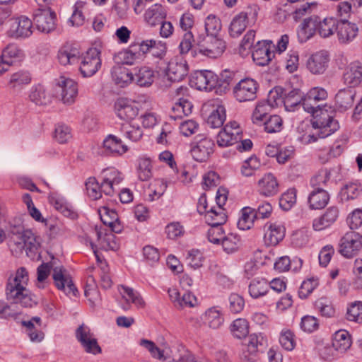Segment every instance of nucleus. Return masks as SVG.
Masks as SVG:
<instances>
[{
    "instance_id": "774afa93",
    "label": "nucleus",
    "mask_w": 362,
    "mask_h": 362,
    "mask_svg": "<svg viewBox=\"0 0 362 362\" xmlns=\"http://www.w3.org/2000/svg\"><path fill=\"white\" fill-rule=\"evenodd\" d=\"M317 286L318 279L316 278L312 277L305 280L299 288V297L300 298H306Z\"/></svg>"
},
{
    "instance_id": "a18cd8bd",
    "label": "nucleus",
    "mask_w": 362,
    "mask_h": 362,
    "mask_svg": "<svg viewBox=\"0 0 362 362\" xmlns=\"http://www.w3.org/2000/svg\"><path fill=\"white\" fill-rule=\"evenodd\" d=\"M256 218L257 214L254 209L250 207L243 208L240 217L237 223L238 228L243 230L251 228Z\"/></svg>"
},
{
    "instance_id": "0e129e2a",
    "label": "nucleus",
    "mask_w": 362,
    "mask_h": 362,
    "mask_svg": "<svg viewBox=\"0 0 362 362\" xmlns=\"http://www.w3.org/2000/svg\"><path fill=\"white\" fill-rule=\"evenodd\" d=\"M87 195L93 200H97L101 197L100 184L95 177H90L86 182Z\"/></svg>"
},
{
    "instance_id": "de8ad7c7",
    "label": "nucleus",
    "mask_w": 362,
    "mask_h": 362,
    "mask_svg": "<svg viewBox=\"0 0 362 362\" xmlns=\"http://www.w3.org/2000/svg\"><path fill=\"white\" fill-rule=\"evenodd\" d=\"M272 105L267 101L263 100L259 102L252 115L253 123H263L267 119V115L272 110Z\"/></svg>"
},
{
    "instance_id": "bf43d9fd",
    "label": "nucleus",
    "mask_w": 362,
    "mask_h": 362,
    "mask_svg": "<svg viewBox=\"0 0 362 362\" xmlns=\"http://www.w3.org/2000/svg\"><path fill=\"white\" fill-rule=\"evenodd\" d=\"M267 344V339L262 334H252L248 336L245 345L247 351L256 353L259 346H264Z\"/></svg>"
},
{
    "instance_id": "052dcab7",
    "label": "nucleus",
    "mask_w": 362,
    "mask_h": 362,
    "mask_svg": "<svg viewBox=\"0 0 362 362\" xmlns=\"http://www.w3.org/2000/svg\"><path fill=\"white\" fill-rule=\"evenodd\" d=\"M346 319L357 323L362 322V302L357 301L351 303L347 308Z\"/></svg>"
},
{
    "instance_id": "69168bd1",
    "label": "nucleus",
    "mask_w": 362,
    "mask_h": 362,
    "mask_svg": "<svg viewBox=\"0 0 362 362\" xmlns=\"http://www.w3.org/2000/svg\"><path fill=\"white\" fill-rule=\"evenodd\" d=\"M279 343L285 350L292 351L296 346L293 333L289 329H283L279 336Z\"/></svg>"
},
{
    "instance_id": "b1692460",
    "label": "nucleus",
    "mask_w": 362,
    "mask_h": 362,
    "mask_svg": "<svg viewBox=\"0 0 362 362\" xmlns=\"http://www.w3.org/2000/svg\"><path fill=\"white\" fill-rule=\"evenodd\" d=\"M133 81L140 87L151 86L155 79V71L150 67L136 66L133 69Z\"/></svg>"
},
{
    "instance_id": "58836bf2",
    "label": "nucleus",
    "mask_w": 362,
    "mask_h": 362,
    "mask_svg": "<svg viewBox=\"0 0 362 362\" xmlns=\"http://www.w3.org/2000/svg\"><path fill=\"white\" fill-rule=\"evenodd\" d=\"M112 76L115 83L121 86L133 82L134 71H129L123 66H115L112 69Z\"/></svg>"
},
{
    "instance_id": "c03bdc74",
    "label": "nucleus",
    "mask_w": 362,
    "mask_h": 362,
    "mask_svg": "<svg viewBox=\"0 0 362 362\" xmlns=\"http://www.w3.org/2000/svg\"><path fill=\"white\" fill-rule=\"evenodd\" d=\"M226 118V109L223 105H219L211 111L206 119V123L211 128H219L223 126Z\"/></svg>"
},
{
    "instance_id": "680f3d73",
    "label": "nucleus",
    "mask_w": 362,
    "mask_h": 362,
    "mask_svg": "<svg viewBox=\"0 0 362 362\" xmlns=\"http://www.w3.org/2000/svg\"><path fill=\"white\" fill-rule=\"evenodd\" d=\"M263 123L265 131L270 134L279 132L283 127V120L276 115L269 116Z\"/></svg>"
},
{
    "instance_id": "a878e982",
    "label": "nucleus",
    "mask_w": 362,
    "mask_h": 362,
    "mask_svg": "<svg viewBox=\"0 0 362 362\" xmlns=\"http://www.w3.org/2000/svg\"><path fill=\"white\" fill-rule=\"evenodd\" d=\"M95 231L98 242V245L101 250H117L119 248V245L116 241V236L113 234L111 230L106 232L105 230L95 226Z\"/></svg>"
},
{
    "instance_id": "ea45409f",
    "label": "nucleus",
    "mask_w": 362,
    "mask_h": 362,
    "mask_svg": "<svg viewBox=\"0 0 362 362\" xmlns=\"http://www.w3.org/2000/svg\"><path fill=\"white\" fill-rule=\"evenodd\" d=\"M205 221L211 226H221L227 221V216L222 207H211L205 214Z\"/></svg>"
},
{
    "instance_id": "2f4dec72",
    "label": "nucleus",
    "mask_w": 362,
    "mask_h": 362,
    "mask_svg": "<svg viewBox=\"0 0 362 362\" xmlns=\"http://www.w3.org/2000/svg\"><path fill=\"white\" fill-rule=\"evenodd\" d=\"M103 147L107 153L121 156L125 153L128 147L117 136L109 134L103 141Z\"/></svg>"
},
{
    "instance_id": "4c0bfd02",
    "label": "nucleus",
    "mask_w": 362,
    "mask_h": 362,
    "mask_svg": "<svg viewBox=\"0 0 362 362\" xmlns=\"http://www.w3.org/2000/svg\"><path fill=\"white\" fill-rule=\"evenodd\" d=\"M29 98L37 105H47L52 102V95L40 84L32 88Z\"/></svg>"
},
{
    "instance_id": "ddd939ff",
    "label": "nucleus",
    "mask_w": 362,
    "mask_h": 362,
    "mask_svg": "<svg viewBox=\"0 0 362 362\" xmlns=\"http://www.w3.org/2000/svg\"><path fill=\"white\" fill-rule=\"evenodd\" d=\"M142 13L144 23L151 28L159 25L167 17V9L160 3L148 4Z\"/></svg>"
},
{
    "instance_id": "dca6fc26",
    "label": "nucleus",
    "mask_w": 362,
    "mask_h": 362,
    "mask_svg": "<svg viewBox=\"0 0 362 362\" xmlns=\"http://www.w3.org/2000/svg\"><path fill=\"white\" fill-rule=\"evenodd\" d=\"M65 269L62 267L53 269L52 278L56 287L64 292L66 295L72 294L76 296L78 290L73 283L71 277L65 273Z\"/></svg>"
},
{
    "instance_id": "338daca9",
    "label": "nucleus",
    "mask_w": 362,
    "mask_h": 362,
    "mask_svg": "<svg viewBox=\"0 0 362 362\" xmlns=\"http://www.w3.org/2000/svg\"><path fill=\"white\" fill-rule=\"evenodd\" d=\"M139 344L150 352L152 357L158 360H165L164 351L158 348L153 341L148 339H141Z\"/></svg>"
},
{
    "instance_id": "393cba45",
    "label": "nucleus",
    "mask_w": 362,
    "mask_h": 362,
    "mask_svg": "<svg viewBox=\"0 0 362 362\" xmlns=\"http://www.w3.org/2000/svg\"><path fill=\"white\" fill-rule=\"evenodd\" d=\"M317 16H313L306 18L299 26L297 32L298 40L301 42H305L314 36L317 32Z\"/></svg>"
},
{
    "instance_id": "72a5a7b5",
    "label": "nucleus",
    "mask_w": 362,
    "mask_h": 362,
    "mask_svg": "<svg viewBox=\"0 0 362 362\" xmlns=\"http://www.w3.org/2000/svg\"><path fill=\"white\" fill-rule=\"evenodd\" d=\"M31 81V76L28 71L20 70L12 74L8 81V87L12 90H20L24 86Z\"/></svg>"
},
{
    "instance_id": "5fc2aeb1",
    "label": "nucleus",
    "mask_w": 362,
    "mask_h": 362,
    "mask_svg": "<svg viewBox=\"0 0 362 362\" xmlns=\"http://www.w3.org/2000/svg\"><path fill=\"white\" fill-rule=\"evenodd\" d=\"M230 330L235 337L238 339L244 338L249 333L248 322L245 319H236L231 325Z\"/></svg>"
},
{
    "instance_id": "8fccbe9b",
    "label": "nucleus",
    "mask_w": 362,
    "mask_h": 362,
    "mask_svg": "<svg viewBox=\"0 0 362 362\" xmlns=\"http://www.w3.org/2000/svg\"><path fill=\"white\" fill-rule=\"evenodd\" d=\"M136 173L141 181H147L152 177V164L149 158H140L137 160Z\"/></svg>"
},
{
    "instance_id": "412c9836",
    "label": "nucleus",
    "mask_w": 362,
    "mask_h": 362,
    "mask_svg": "<svg viewBox=\"0 0 362 362\" xmlns=\"http://www.w3.org/2000/svg\"><path fill=\"white\" fill-rule=\"evenodd\" d=\"M339 210L337 206H330L320 216L313 221V228L316 231H321L331 226L337 220Z\"/></svg>"
},
{
    "instance_id": "a211bd4d",
    "label": "nucleus",
    "mask_w": 362,
    "mask_h": 362,
    "mask_svg": "<svg viewBox=\"0 0 362 362\" xmlns=\"http://www.w3.org/2000/svg\"><path fill=\"white\" fill-rule=\"evenodd\" d=\"M329 60V55L327 51H319L309 57L306 62V67L313 74L321 75L327 70Z\"/></svg>"
},
{
    "instance_id": "20e7f679",
    "label": "nucleus",
    "mask_w": 362,
    "mask_h": 362,
    "mask_svg": "<svg viewBox=\"0 0 362 362\" xmlns=\"http://www.w3.org/2000/svg\"><path fill=\"white\" fill-rule=\"evenodd\" d=\"M11 242L16 247V250H32L37 247L35 234L30 229H25L21 223H11L9 227Z\"/></svg>"
},
{
    "instance_id": "2eb2a0df",
    "label": "nucleus",
    "mask_w": 362,
    "mask_h": 362,
    "mask_svg": "<svg viewBox=\"0 0 362 362\" xmlns=\"http://www.w3.org/2000/svg\"><path fill=\"white\" fill-rule=\"evenodd\" d=\"M358 25L347 20H340L337 23V36L340 44L348 45L352 42L358 35Z\"/></svg>"
},
{
    "instance_id": "c9c22d12",
    "label": "nucleus",
    "mask_w": 362,
    "mask_h": 362,
    "mask_svg": "<svg viewBox=\"0 0 362 362\" xmlns=\"http://www.w3.org/2000/svg\"><path fill=\"white\" fill-rule=\"evenodd\" d=\"M193 105L187 99L180 98L174 104L171 109L170 117L174 120L182 118L183 116H187L191 114Z\"/></svg>"
},
{
    "instance_id": "6e6552de",
    "label": "nucleus",
    "mask_w": 362,
    "mask_h": 362,
    "mask_svg": "<svg viewBox=\"0 0 362 362\" xmlns=\"http://www.w3.org/2000/svg\"><path fill=\"white\" fill-rule=\"evenodd\" d=\"M214 141L206 136H197L192 143L191 154L194 160L205 162L214 151Z\"/></svg>"
},
{
    "instance_id": "4be33fe9",
    "label": "nucleus",
    "mask_w": 362,
    "mask_h": 362,
    "mask_svg": "<svg viewBox=\"0 0 362 362\" xmlns=\"http://www.w3.org/2000/svg\"><path fill=\"white\" fill-rule=\"evenodd\" d=\"M252 57L257 65L264 66L272 60L274 54L266 41H258L253 47Z\"/></svg>"
},
{
    "instance_id": "c85d7f7f",
    "label": "nucleus",
    "mask_w": 362,
    "mask_h": 362,
    "mask_svg": "<svg viewBox=\"0 0 362 362\" xmlns=\"http://www.w3.org/2000/svg\"><path fill=\"white\" fill-rule=\"evenodd\" d=\"M356 91L351 88L339 90L335 96L336 107L340 112H344L351 108L354 103Z\"/></svg>"
},
{
    "instance_id": "864d4df0",
    "label": "nucleus",
    "mask_w": 362,
    "mask_h": 362,
    "mask_svg": "<svg viewBox=\"0 0 362 362\" xmlns=\"http://www.w3.org/2000/svg\"><path fill=\"white\" fill-rule=\"evenodd\" d=\"M206 36H218L221 30V20L214 15H209L205 20Z\"/></svg>"
},
{
    "instance_id": "5701e85b",
    "label": "nucleus",
    "mask_w": 362,
    "mask_h": 362,
    "mask_svg": "<svg viewBox=\"0 0 362 362\" xmlns=\"http://www.w3.org/2000/svg\"><path fill=\"white\" fill-rule=\"evenodd\" d=\"M115 108L118 117L127 122H131L139 112V109L134 103L124 98L117 100Z\"/></svg>"
},
{
    "instance_id": "7c9ffc66",
    "label": "nucleus",
    "mask_w": 362,
    "mask_h": 362,
    "mask_svg": "<svg viewBox=\"0 0 362 362\" xmlns=\"http://www.w3.org/2000/svg\"><path fill=\"white\" fill-rule=\"evenodd\" d=\"M346 84L354 87L360 84L362 81V66L358 62L351 63L346 69L343 75Z\"/></svg>"
},
{
    "instance_id": "f257e3e1",
    "label": "nucleus",
    "mask_w": 362,
    "mask_h": 362,
    "mask_svg": "<svg viewBox=\"0 0 362 362\" xmlns=\"http://www.w3.org/2000/svg\"><path fill=\"white\" fill-rule=\"evenodd\" d=\"M317 103L308 93L303 97L302 107L305 111L311 113L313 117L311 124L315 132L308 136L309 142H315L318 138H325L339 128V122L334 119L333 110L322 108Z\"/></svg>"
},
{
    "instance_id": "6e6d98bb",
    "label": "nucleus",
    "mask_w": 362,
    "mask_h": 362,
    "mask_svg": "<svg viewBox=\"0 0 362 362\" xmlns=\"http://www.w3.org/2000/svg\"><path fill=\"white\" fill-rule=\"evenodd\" d=\"M156 42L155 40H146L140 43L133 44L130 52H133V54L137 53L138 57L140 58L147 52L156 49Z\"/></svg>"
},
{
    "instance_id": "c756f323",
    "label": "nucleus",
    "mask_w": 362,
    "mask_h": 362,
    "mask_svg": "<svg viewBox=\"0 0 362 362\" xmlns=\"http://www.w3.org/2000/svg\"><path fill=\"white\" fill-rule=\"evenodd\" d=\"M100 215L102 222L104 225L107 226L112 232L119 233L122 231L123 226L115 210L104 206L103 207V212Z\"/></svg>"
},
{
    "instance_id": "aec40b11",
    "label": "nucleus",
    "mask_w": 362,
    "mask_h": 362,
    "mask_svg": "<svg viewBox=\"0 0 362 362\" xmlns=\"http://www.w3.org/2000/svg\"><path fill=\"white\" fill-rule=\"evenodd\" d=\"M257 191L263 197H270L279 193V183L272 173L265 174L257 182Z\"/></svg>"
},
{
    "instance_id": "49530a36",
    "label": "nucleus",
    "mask_w": 362,
    "mask_h": 362,
    "mask_svg": "<svg viewBox=\"0 0 362 362\" xmlns=\"http://www.w3.org/2000/svg\"><path fill=\"white\" fill-rule=\"evenodd\" d=\"M3 59L11 64L21 61L23 58V52L19 47L13 43L8 44L2 49L1 55Z\"/></svg>"
},
{
    "instance_id": "0eeeda50",
    "label": "nucleus",
    "mask_w": 362,
    "mask_h": 362,
    "mask_svg": "<svg viewBox=\"0 0 362 362\" xmlns=\"http://www.w3.org/2000/svg\"><path fill=\"white\" fill-rule=\"evenodd\" d=\"M258 89L259 84L255 80L245 78L233 87V93L236 100L245 103L255 100L257 98Z\"/></svg>"
},
{
    "instance_id": "39448f33",
    "label": "nucleus",
    "mask_w": 362,
    "mask_h": 362,
    "mask_svg": "<svg viewBox=\"0 0 362 362\" xmlns=\"http://www.w3.org/2000/svg\"><path fill=\"white\" fill-rule=\"evenodd\" d=\"M189 66L182 56H175L168 62L163 78V86L168 87L172 82H179L187 76Z\"/></svg>"
},
{
    "instance_id": "13d9d810",
    "label": "nucleus",
    "mask_w": 362,
    "mask_h": 362,
    "mask_svg": "<svg viewBox=\"0 0 362 362\" xmlns=\"http://www.w3.org/2000/svg\"><path fill=\"white\" fill-rule=\"evenodd\" d=\"M223 250L227 253H233L235 252L240 245V238L234 233H229L225 235L221 241Z\"/></svg>"
},
{
    "instance_id": "4d7b16f0",
    "label": "nucleus",
    "mask_w": 362,
    "mask_h": 362,
    "mask_svg": "<svg viewBox=\"0 0 362 362\" xmlns=\"http://www.w3.org/2000/svg\"><path fill=\"white\" fill-rule=\"evenodd\" d=\"M122 291H120L122 298L127 303H132L135 305L142 308L144 306V301L139 294L135 292L132 288L122 286Z\"/></svg>"
},
{
    "instance_id": "7ed1b4c3",
    "label": "nucleus",
    "mask_w": 362,
    "mask_h": 362,
    "mask_svg": "<svg viewBox=\"0 0 362 362\" xmlns=\"http://www.w3.org/2000/svg\"><path fill=\"white\" fill-rule=\"evenodd\" d=\"M259 8L252 4L245 7L232 19L229 26V34L233 37H239L246 28L254 24L257 18Z\"/></svg>"
},
{
    "instance_id": "f3484780",
    "label": "nucleus",
    "mask_w": 362,
    "mask_h": 362,
    "mask_svg": "<svg viewBox=\"0 0 362 362\" xmlns=\"http://www.w3.org/2000/svg\"><path fill=\"white\" fill-rule=\"evenodd\" d=\"M57 92L60 95L63 103L71 105L78 95L77 83L71 78L61 77L57 83Z\"/></svg>"
},
{
    "instance_id": "09e8293b",
    "label": "nucleus",
    "mask_w": 362,
    "mask_h": 362,
    "mask_svg": "<svg viewBox=\"0 0 362 362\" xmlns=\"http://www.w3.org/2000/svg\"><path fill=\"white\" fill-rule=\"evenodd\" d=\"M361 185L356 182H349L341 189L339 195L342 202L356 199L361 192Z\"/></svg>"
},
{
    "instance_id": "6ab92c4d",
    "label": "nucleus",
    "mask_w": 362,
    "mask_h": 362,
    "mask_svg": "<svg viewBox=\"0 0 362 362\" xmlns=\"http://www.w3.org/2000/svg\"><path fill=\"white\" fill-rule=\"evenodd\" d=\"M33 23L26 16H20L11 22L9 35L15 38L28 37L33 33Z\"/></svg>"
},
{
    "instance_id": "79ce46f5",
    "label": "nucleus",
    "mask_w": 362,
    "mask_h": 362,
    "mask_svg": "<svg viewBox=\"0 0 362 362\" xmlns=\"http://www.w3.org/2000/svg\"><path fill=\"white\" fill-rule=\"evenodd\" d=\"M303 95L298 89H294L286 93L283 98V103L286 111H294L302 106Z\"/></svg>"
},
{
    "instance_id": "f03ea898",
    "label": "nucleus",
    "mask_w": 362,
    "mask_h": 362,
    "mask_svg": "<svg viewBox=\"0 0 362 362\" xmlns=\"http://www.w3.org/2000/svg\"><path fill=\"white\" fill-rule=\"evenodd\" d=\"M29 278L25 267L17 269L14 276H11L7 281L6 296L8 300L13 305L20 304L22 307H32L34 301L30 291L27 289Z\"/></svg>"
},
{
    "instance_id": "423d86ee",
    "label": "nucleus",
    "mask_w": 362,
    "mask_h": 362,
    "mask_svg": "<svg viewBox=\"0 0 362 362\" xmlns=\"http://www.w3.org/2000/svg\"><path fill=\"white\" fill-rule=\"evenodd\" d=\"M362 248V235L355 230L346 232L341 238L339 252L346 258H352Z\"/></svg>"
},
{
    "instance_id": "4468645a",
    "label": "nucleus",
    "mask_w": 362,
    "mask_h": 362,
    "mask_svg": "<svg viewBox=\"0 0 362 362\" xmlns=\"http://www.w3.org/2000/svg\"><path fill=\"white\" fill-rule=\"evenodd\" d=\"M218 82L217 76L208 70L197 71L190 78L192 86L198 90L210 91L215 88Z\"/></svg>"
},
{
    "instance_id": "cd10ccee",
    "label": "nucleus",
    "mask_w": 362,
    "mask_h": 362,
    "mask_svg": "<svg viewBox=\"0 0 362 362\" xmlns=\"http://www.w3.org/2000/svg\"><path fill=\"white\" fill-rule=\"evenodd\" d=\"M264 235V240L268 245H276L281 240H282L285 235V228L276 223L266 224Z\"/></svg>"
},
{
    "instance_id": "e2e57ef3",
    "label": "nucleus",
    "mask_w": 362,
    "mask_h": 362,
    "mask_svg": "<svg viewBox=\"0 0 362 362\" xmlns=\"http://www.w3.org/2000/svg\"><path fill=\"white\" fill-rule=\"evenodd\" d=\"M296 202V192L294 189H288L279 199V206L284 211L290 210Z\"/></svg>"
},
{
    "instance_id": "603ef678",
    "label": "nucleus",
    "mask_w": 362,
    "mask_h": 362,
    "mask_svg": "<svg viewBox=\"0 0 362 362\" xmlns=\"http://www.w3.org/2000/svg\"><path fill=\"white\" fill-rule=\"evenodd\" d=\"M331 171L327 168L320 169L310 180V185L315 189L324 188L330 181Z\"/></svg>"
},
{
    "instance_id": "1a4fd4ad",
    "label": "nucleus",
    "mask_w": 362,
    "mask_h": 362,
    "mask_svg": "<svg viewBox=\"0 0 362 362\" xmlns=\"http://www.w3.org/2000/svg\"><path fill=\"white\" fill-rule=\"evenodd\" d=\"M242 139V130L235 121L226 124L217 135V144L220 147L232 146Z\"/></svg>"
},
{
    "instance_id": "3c124183",
    "label": "nucleus",
    "mask_w": 362,
    "mask_h": 362,
    "mask_svg": "<svg viewBox=\"0 0 362 362\" xmlns=\"http://www.w3.org/2000/svg\"><path fill=\"white\" fill-rule=\"evenodd\" d=\"M121 132L124 135L132 141H138L143 136V131L138 124L132 122H126L122 124Z\"/></svg>"
},
{
    "instance_id": "e433bc0d",
    "label": "nucleus",
    "mask_w": 362,
    "mask_h": 362,
    "mask_svg": "<svg viewBox=\"0 0 362 362\" xmlns=\"http://www.w3.org/2000/svg\"><path fill=\"white\" fill-rule=\"evenodd\" d=\"M270 286L264 279H255L249 285V293L252 298H259L266 295L271 296Z\"/></svg>"
},
{
    "instance_id": "a19ab883",
    "label": "nucleus",
    "mask_w": 362,
    "mask_h": 362,
    "mask_svg": "<svg viewBox=\"0 0 362 362\" xmlns=\"http://www.w3.org/2000/svg\"><path fill=\"white\" fill-rule=\"evenodd\" d=\"M337 21L333 18H325L321 21L317 16V32L323 38L330 37L334 31L337 32Z\"/></svg>"
},
{
    "instance_id": "bb28decb",
    "label": "nucleus",
    "mask_w": 362,
    "mask_h": 362,
    "mask_svg": "<svg viewBox=\"0 0 362 362\" xmlns=\"http://www.w3.org/2000/svg\"><path fill=\"white\" fill-rule=\"evenodd\" d=\"M330 196L324 188L315 189L310 193L308 202L311 209H322L329 203Z\"/></svg>"
},
{
    "instance_id": "473e14b6",
    "label": "nucleus",
    "mask_w": 362,
    "mask_h": 362,
    "mask_svg": "<svg viewBox=\"0 0 362 362\" xmlns=\"http://www.w3.org/2000/svg\"><path fill=\"white\" fill-rule=\"evenodd\" d=\"M79 57V50L68 44L62 47L57 54L59 62L64 66L77 63Z\"/></svg>"
},
{
    "instance_id": "f8f14e48",
    "label": "nucleus",
    "mask_w": 362,
    "mask_h": 362,
    "mask_svg": "<svg viewBox=\"0 0 362 362\" xmlns=\"http://www.w3.org/2000/svg\"><path fill=\"white\" fill-rule=\"evenodd\" d=\"M100 51L96 48L89 49L81 62L79 70L83 77L93 76L101 66Z\"/></svg>"
},
{
    "instance_id": "37998d69",
    "label": "nucleus",
    "mask_w": 362,
    "mask_h": 362,
    "mask_svg": "<svg viewBox=\"0 0 362 362\" xmlns=\"http://www.w3.org/2000/svg\"><path fill=\"white\" fill-rule=\"evenodd\" d=\"M204 322L210 328L218 329L223 323V317L216 308H210L204 313Z\"/></svg>"
},
{
    "instance_id": "9d476101",
    "label": "nucleus",
    "mask_w": 362,
    "mask_h": 362,
    "mask_svg": "<svg viewBox=\"0 0 362 362\" xmlns=\"http://www.w3.org/2000/svg\"><path fill=\"white\" fill-rule=\"evenodd\" d=\"M226 49V42L218 36H206L202 42L198 44L195 52H199L210 58H217Z\"/></svg>"
},
{
    "instance_id": "9b49d317",
    "label": "nucleus",
    "mask_w": 362,
    "mask_h": 362,
    "mask_svg": "<svg viewBox=\"0 0 362 362\" xmlns=\"http://www.w3.org/2000/svg\"><path fill=\"white\" fill-rule=\"evenodd\" d=\"M57 15L49 8H38L33 14L34 23L40 32L49 33L56 28Z\"/></svg>"
},
{
    "instance_id": "f704fd0d",
    "label": "nucleus",
    "mask_w": 362,
    "mask_h": 362,
    "mask_svg": "<svg viewBox=\"0 0 362 362\" xmlns=\"http://www.w3.org/2000/svg\"><path fill=\"white\" fill-rule=\"evenodd\" d=\"M351 345V336L347 331L339 330L335 332L332 340L334 350L343 354L350 348Z\"/></svg>"
}]
</instances>
